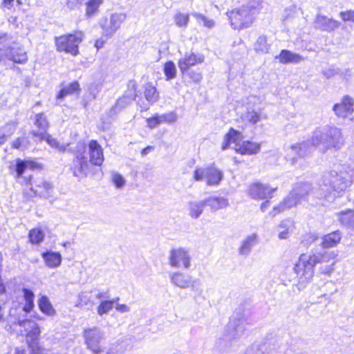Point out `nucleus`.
<instances>
[{
  "label": "nucleus",
  "mask_w": 354,
  "mask_h": 354,
  "mask_svg": "<svg viewBox=\"0 0 354 354\" xmlns=\"http://www.w3.org/2000/svg\"><path fill=\"white\" fill-rule=\"evenodd\" d=\"M336 254L324 250L312 254H302L294 266V272L297 277V287L304 289L314 276V268L320 264L318 272L324 275L330 276L335 270Z\"/></svg>",
  "instance_id": "obj_1"
},
{
  "label": "nucleus",
  "mask_w": 354,
  "mask_h": 354,
  "mask_svg": "<svg viewBox=\"0 0 354 354\" xmlns=\"http://www.w3.org/2000/svg\"><path fill=\"white\" fill-rule=\"evenodd\" d=\"M351 183V176L346 172L331 171L326 174L319 187L314 192L315 197L327 203H333Z\"/></svg>",
  "instance_id": "obj_2"
},
{
  "label": "nucleus",
  "mask_w": 354,
  "mask_h": 354,
  "mask_svg": "<svg viewBox=\"0 0 354 354\" xmlns=\"http://www.w3.org/2000/svg\"><path fill=\"white\" fill-rule=\"evenodd\" d=\"M311 142L314 147H321V150L325 152L329 149H340L345 143V138L341 128L328 125L315 129Z\"/></svg>",
  "instance_id": "obj_3"
},
{
  "label": "nucleus",
  "mask_w": 354,
  "mask_h": 354,
  "mask_svg": "<svg viewBox=\"0 0 354 354\" xmlns=\"http://www.w3.org/2000/svg\"><path fill=\"white\" fill-rule=\"evenodd\" d=\"M263 0H251L239 8L227 15L234 29L240 30L250 27L254 22V15L259 12Z\"/></svg>",
  "instance_id": "obj_4"
},
{
  "label": "nucleus",
  "mask_w": 354,
  "mask_h": 354,
  "mask_svg": "<svg viewBox=\"0 0 354 354\" xmlns=\"http://www.w3.org/2000/svg\"><path fill=\"white\" fill-rule=\"evenodd\" d=\"M9 315L11 322L20 327L21 334L26 337L28 346L33 352H36L39 348L38 339L41 333L38 324L32 319H26V314L17 313V310L10 309Z\"/></svg>",
  "instance_id": "obj_5"
},
{
  "label": "nucleus",
  "mask_w": 354,
  "mask_h": 354,
  "mask_svg": "<svg viewBox=\"0 0 354 354\" xmlns=\"http://www.w3.org/2000/svg\"><path fill=\"white\" fill-rule=\"evenodd\" d=\"M83 337L86 348L93 354H120L115 346H111L106 349L102 347L104 333L98 327L84 329Z\"/></svg>",
  "instance_id": "obj_6"
},
{
  "label": "nucleus",
  "mask_w": 354,
  "mask_h": 354,
  "mask_svg": "<svg viewBox=\"0 0 354 354\" xmlns=\"http://www.w3.org/2000/svg\"><path fill=\"white\" fill-rule=\"evenodd\" d=\"M241 135L236 130L230 129L225 136L222 149L225 150L234 143V149L237 153L243 155H252L257 153L261 149V144L250 141H243L241 143Z\"/></svg>",
  "instance_id": "obj_7"
},
{
  "label": "nucleus",
  "mask_w": 354,
  "mask_h": 354,
  "mask_svg": "<svg viewBox=\"0 0 354 354\" xmlns=\"http://www.w3.org/2000/svg\"><path fill=\"white\" fill-rule=\"evenodd\" d=\"M1 44H4V46L0 48V62L8 59L18 64L26 62L28 59L26 53L22 48L13 46L15 44L7 35L0 36Z\"/></svg>",
  "instance_id": "obj_8"
},
{
  "label": "nucleus",
  "mask_w": 354,
  "mask_h": 354,
  "mask_svg": "<svg viewBox=\"0 0 354 354\" xmlns=\"http://www.w3.org/2000/svg\"><path fill=\"white\" fill-rule=\"evenodd\" d=\"M84 34L78 30L73 34L55 37V42L59 52H65L73 56L79 53V45L83 41Z\"/></svg>",
  "instance_id": "obj_9"
},
{
  "label": "nucleus",
  "mask_w": 354,
  "mask_h": 354,
  "mask_svg": "<svg viewBox=\"0 0 354 354\" xmlns=\"http://www.w3.org/2000/svg\"><path fill=\"white\" fill-rule=\"evenodd\" d=\"M223 178L222 171L214 165L196 167L193 173L196 181H205L208 186L218 185Z\"/></svg>",
  "instance_id": "obj_10"
},
{
  "label": "nucleus",
  "mask_w": 354,
  "mask_h": 354,
  "mask_svg": "<svg viewBox=\"0 0 354 354\" xmlns=\"http://www.w3.org/2000/svg\"><path fill=\"white\" fill-rule=\"evenodd\" d=\"M169 279L171 283L174 286L183 289L191 288L192 290L194 291L196 295H202L203 288L200 280H192L190 275L180 271L171 272L169 274Z\"/></svg>",
  "instance_id": "obj_11"
},
{
  "label": "nucleus",
  "mask_w": 354,
  "mask_h": 354,
  "mask_svg": "<svg viewBox=\"0 0 354 354\" xmlns=\"http://www.w3.org/2000/svg\"><path fill=\"white\" fill-rule=\"evenodd\" d=\"M126 19L127 15L123 12H114L111 14L109 17L102 19L99 25L102 30V34H103V36L106 38H111L120 28Z\"/></svg>",
  "instance_id": "obj_12"
},
{
  "label": "nucleus",
  "mask_w": 354,
  "mask_h": 354,
  "mask_svg": "<svg viewBox=\"0 0 354 354\" xmlns=\"http://www.w3.org/2000/svg\"><path fill=\"white\" fill-rule=\"evenodd\" d=\"M169 264L173 268H183L189 269L191 267L192 257L189 250L185 248H177L170 250L169 254Z\"/></svg>",
  "instance_id": "obj_13"
},
{
  "label": "nucleus",
  "mask_w": 354,
  "mask_h": 354,
  "mask_svg": "<svg viewBox=\"0 0 354 354\" xmlns=\"http://www.w3.org/2000/svg\"><path fill=\"white\" fill-rule=\"evenodd\" d=\"M276 189L277 187H271L267 184L254 182L249 186L248 194L253 199H268L272 198Z\"/></svg>",
  "instance_id": "obj_14"
},
{
  "label": "nucleus",
  "mask_w": 354,
  "mask_h": 354,
  "mask_svg": "<svg viewBox=\"0 0 354 354\" xmlns=\"http://www.w3.org/2000/svg\"><path fill=\"white\" fill-rule=\"evenodd\" d=\"M313 26L316 30L332 32L339 28L340 22L322 14L317 13L313 21Z\"/></svg>",
  "instance_id": "obj_15"
},
{
  "label": "nucleus",
  "mask_w": 354,
  "mask_h": 354,
  "mask_svg": "<svg viewBox=\"0 0 354 354\" xmlns=\"http://www.w3.org/2000/svg\"><path fill=\"white\" fill-rule=\"evenodd\" d=\"M333 110L337 117L347 118L354 112V99L349 95H344L339 103L333 106Z\"/></svg>",
  "instance_id": "obj_16"
},
{
  "label": "nucleus",
  "mask_w": 354,
  "mask_h": 354,
  "mask_svg": "<svg viewBox=\"0 0 354 354\" xmlns=\"http://www.w3.org/2000/svg\"><path fill=\"white\" fill-rule=\"evenodd\" d=\"M204 61V56L201 54L187 53L183 57L178 61V65L182 73H185L188 69Z\"/></svg>",
  "instance_id": "obj_17"
},
{
  "label": "nucleus",
  "mask_w": 354,
  "mask_h": 354,
  "mask_svg": "<svg viewBox=\"0 0 354 354\" xmlns=\"http://www.w3.org/2000/svg\"><path fill=\"white\" fill-rule=\"evenodd\" d=\"M88 169L87 157L83 153H79L73 161L71 170L75 176L82 178L86 176Z\"/></svg>",
  "instance_id": "obj_18"
},
{
  "label": "nucleus",
  "mask_w": 354,
  "mask_h": 354,
  "mask_svg": "<svg viewBox=\"0 0 354 354\" xmlns=\"http://www.w3.org/2000/svg\"><path fill=\"white\" fill-rule=\"evenodd\" d=\"M89 161L91 164L100 166L104 162L103 149L100 145L94 140L88 144Z\"/></svg>",
  "instance_id": "obj_19"
},
{
  "label": "nucleus",
  "mask_w": 354,
  "mask_h": 354,
  "mask_svg": "<svg viewBox=\"0 0 354 354\" xmlns=\"http://www.w3.org/2000/svg\"><path fill=\"white\" fill-rule=\"evenodd\" d=\"M258 235L256 233L248 235L241 241L238 248L239 255L242 257H248L251 252L253 247L258 243Z\"/></svg>",
  "instance_id": "obj_20"
},
{
  "label": "nucleus",
  "mask_w": 354,
  "mask_h": 354,
  "mask_svg": "<svg viewBox=\"0 0 354 354\" xmlns=\"http://www.w3.org/2000/svg\"><path fill=\"white\" fill-rule=\"evenodd\" d=\"M35 126L38 128L37 131H32V136L41 141L45 138V134L49 127L48 121L43 113H39L35 117Z\"/></svg>",
  "instance_id": "obj_21"
},
{
  "label": "nucleus",
  "mask_w": 354,
  "mask_h": 354,
  "mask_svg": "<svg viewBox=\"0 0 354 354\" xmlns=\"http://www.w3.org/2000/svg\"><path fill=\"white\" fill-rule=\"evenodd\" d=\"M22 292L25 303L22 306H19L18 308L12 309L17 310V313L27 314L34 308L35 294L30 289L25 288L22 289Z\"/></svg>",
  "instance_id": "obj_22"
},
{
  "label": "nucleus",
  "mask_w": 354,
  "mask_h": 354,
  "mask_svg": "<svg viewBox=\"0 0 354 354\" xmlns=\"http://www.w3.org/2000/svg\"><path fill=\"white\" fill-rule=\"evenodd\" d=\"M313 146L311 140L298 142L290 147V153L296 154L299 158H304L310 154Z\"/></svg>",
  "instance_id": "obj_23"
},
{
  "label": "nucleus",
  "mask_w": 354,
  "mask_h": 354,
  "mask_svg": "<svg viewBox=\"0 0 354 354\" xmlns=\"http://www.w3.org/2000/svg\"><path fill=\"white\" fill-rule=\"evenodd\" d=\"M144 95L147 102H143L140 104V107L142 110L147 111L149 109V106L151 104L158 102L159 99V93L155 86L148 84L145 87Z\"/></svg>",
  "instance_id": "obj_24"
},
{
  "label": "nucleus",
  "mask_w": 354,
  "mask_h": 354,
  "mask_svg": "<svg viewBox=\"0 0 354 354\" xmlns=\"http://www.w3.org/2000/svg\"><path fill=\"white\" fill-rule=\"evenodd\" d=\"M339 224L345 227L354 230V210L348 209L336 213Z\"/></svg>",
  "instance_id": "obj_25"
},
{
  "label": "nucleus",
  "mask_w": 354,
  "mask_h": 354,
  "mask_svg": "<svg viewBox=\"0 0 354 354\" xmlns=\"http://www.w3.org/2000/svg\"><path fill=\"white\" fill-rule=\"evenodd\" d=\"M300 202L301 201L297 198V196L295 195L292 192H291L280 204L274 207L272 216H274L277 214L291 208Z\"/></svg>",
  "instance_id": "obj_26"
},
{
  "label": "nucleus",
  "mask_w": 354,
  "mask_h": 354,
  "mask_svg": "<svg viewBox=\"0 0 354 354\" xmlns=\"http://www.w3.org/2000/svg\"><path fill=\"white\" fill-rule=\"evenodd\" d=\"M205 206L210 208L212 212L218 211L229 205L227 198L220 196H210L204 199Z\"/></svg>",
  "instance_id": "obj_27"
},
{
  "label": "nucleus",
  "mask_w": 354,
  "mask_h": 354,
  "mask_svg": "<svg viewBox=\"0 0 354 354\" xmlns=\"http://www.w3.org/2000/svg\"><path fill=\"white\" fill-rule=\"evenodd\" d=\"M276 59H278L279 62L283 64H297L304 60V57L300 55L288 50H282Z\"/></svg>",
  "instance_id": "obj_28"
},
{
  "label": "nucleus",
  "mask_w": 354,
  "mask_h": 354,
  "mask_svg": "<svg viewBox=\"0 0 354 354\" xmlns=\"http://www.w3.org/2000/svg\"><path fill=\"white\" fill-rule=\"evenodd\" d=\"M42 258L47 267L50 268H56L62 263V255L59 252L53 251H47L42 254Z\"/></svg>",
  "instance_id": "obj_29"
},
{
  "label": "nucleus",
  "mask_w": 354,
  "mask_h": 354,
  "mask_svg": "<svg viewBox=\"0 0 354 354\" xmlns=\"http://www.w3.org/2000/svg\"><path fill=\"white\" fill-rule=\"evenodd\" d=\"M205 206V201H191L188 203L189 216L194 218H198L203 212Z\"/></svg>",
  "instance_id": "obj_30"
},
{
  "label": "nucleus",
  "mask_w": 354,
  "mask_h": 354,
  "mask_svg": "<svg viewBox=\"0 0 354 354\" xmlns=\"http://www.w3.org/2000/svg\"><path fill=\"white\" fill-rule=\"evenodd\" d=\"M342 239V233L337 230L329 233L322 237V246L324 248H330L337 245Z\"/></svg>",
  "instance_id": "obj_31"
},
{
  "label": "nucleus",
  "mask_w": 354,
  "mask_h": 354,
  "mask_svg": "<svg viewBox=\"0 0 354 354\" xmlns=\"http://www.w3.org/2000/svg\"><path fill=\"white\" fill-rule=\"evenodd\" d=\"M38 306L41 312L48 316H54L56 314L55 309L46 295L41 296L38 299Z\"/></svg>",
  "instance_id": "obj_32"
},
{
  "label": "nucleus",
  "mask_w": 354,
  "mask_h": 354,
  "mask_svg": "<svg viewBox=\"0 0 354 354\" xmlns=\"http://www.w3.org/2000/svg\"><path fill=\"white\" fill-rule=\"evenodd\" d=\"M313 191L311 184L308 183H297L292 189V192L301 201Z\"/></svg>",
  "instance_id": "obj_33"
},
{
  "label": "nucleus",
  "mask_w": 354,
  "mask_h": 354,
  "mask_svg": "<svg viewBox=\"0 0 354 354\" xmlns=\"http://www.w3.org/2000/svg\"><path fill=\"white\" fill-rule=\"evenodd\" d=\"M294 228V223L292 221L286 219L282 221L278 225V237L279 239H286L288 238L290 232Z\"/></svg>",
  "instance_id": "obj_34"
},
{
  "label": "nucleus",
  "mask_w": 354,
  "mask_h": 354,
  "mask_svg": "<svg viewBox=\"0 0 354 354\" xmlns=\"http://www.w3.org/2000/svg\"><path fill=\"white\" fill-rule=\"evenodd\" d=\"M38 167L39 165L32 160H21L17 159L16 164L17 176V177L21 176L27 169H35Z\"/></svg>",
  "instance_id": "obj_35"
},
{
  "label": "nucleus",
  "mask_w": 354,
  "mask_h": 354,
  "mask_svg": "<svg viewBox=\"0 0 354 354\" xmlns=\"http://www.w3.org/2000/svg\"><path fill=\"white\" fill-rule=\"evenodd\" d=\"M119 298L116 297L112 300H103L97 308V313L99 315L108 314L113 308L115 303L118 301Z\"/></svg>",
  "instance_id": "obj_36"
},
{
  "label": "nucleus",
  "mask_w": 354,
  "mask_h": 354,
  "mask_svg": "<svg viewBox=\"0 0 354 354\" xmlns=\"http://www.w3.org/2000/svg\"><path fill=\"white\" fill-rule=\"evenodd\" d=\"M52 185L49 183L42 181L37 185L35 189H32L35 194L41 197H47L50 196L52 191Z\"/></svg>",
  "instance_id": "obj_37"
},
{
  "label": "nucleus",
  "mask_w": 354,
  "mask_h": 354,
  "mask_svg": "<svg viewBox=\"0 0 354 354\" xmlns=\"http://www.w3.org/2000/svg\"><path fill=\"white\" fill-rule=\"evenodd\" d=\"M80 85L77 82H73L64 88H63L58 93L57 97V99H62L66 95H71L75 93V92L79 91Z\"/></svg>",
  "instance_id": "obj_38"
},
{
  "label": "nucleus",
  "mask_w": 354,
  "mask_h": 354,
  "mask_svg": "<svg viewBox=\"0 0 354 354\" xmlns=\"http://www.w3.org/2000/svg\"><path fill=\"white\" fill-rule=\"evenodd\" d=\"M102 2L103 0H88L86 3V17H91L96 14L98 12V8Z\"/></svg>",
  "instance_id": "obj_39"
},
{
  "label": "nucleus",
  "mask_w": 354,
  "mask_h": 354,
  "mask_svg": "<svg viewBox=\"0 0 354 354\" xmlns=\"http://www.w3.org/2000/svg\"><path fill=\"white\" fill-rule=\"evenodd\" d=\"M230 327L233 328L234 329V334L232 335L234 337L242 335L245 329L243 319H239L237 323L231 319L230 322Z\"/></svg>",
  "instance_id": "obj_40"
},
{
  "label": "nucleus",
  "mask_w": 354,
  "mask_h": 354,
  "mask_svg": "<svg viewBox=\"0 0 354 354\" xmlns=\"http://www.w3.org/2000/svg\"><path fill=\"white\" fill-rule=\"evenodd\" d=\"M254 50L257 52L266 53L269 50V45L267 42V38L265 36H259L254 44Z\"/></svg>",
  "instance_id": "obj_41"
},
{
  "label": "nucleus",
  "mask_w": 354,
  "mask_h": 354,
  "mask_svg": "<svg viewBox=\"0 0 354 354\" xmlns=\"http://www.w3.org/2000/svg\"><path fill=\"white\" fill-rule=\"evenodd\" d=\"M44 238V233L39 228H35L30 231L29 239L31 243L37 244L41 243Z\"/></svg>",
  "instance_id": "obj_42"
},
{
  "label": "nucleus",
  "mask_w": 354,
  "mask_h": 354,
  "mask_svg": "<svg viewBox=\"0 0 354 354\" xmlns=\"http://www.w3.org/2000/svg\"><path fill=\"white\" fill-rule=\"evenodd\" d=\"M164 73L167 80H170L176 77V68L174 62L169 61L165 64Z\"/></svg>",
  "instance_id": "obj_43"
},
{
  "label": "nucleus",
  "mask_w": 354,
  "mask_h": 354,
  "mask_svg": "<svg viewBox=\"0 0 354 354\" xmlns=\"http://www.w3.org/2000/svg\"><path fill=\"white\" fill-rule=\"evenodd\" d=\"M92 304L91 295L89 292H82L79 294L78 301L75 304L76 307L83 308Z\"/></svg>",
  "instance_id": "obj_44"
},
{
  "label": "nucleus",
  "mask_w": 354,
  "mask_h": 354,
  "mask_svg": "<svg viewBox=\"0 0 354 354\" xmlns=\"http://www.w3.org/2000/svg\"><path fill=\"white\" fill-rule=\"evenodd\" d=\"M47 143L52 147L58 149L59 151L64 152L66 149V145L60 144L55 138L46 133L44 139Z\"/></svg>",
  "instance_id": "obj_45"
},
{
  "label": "nucleus",
  "mask_w": 354,
  "mask_h": 354,
  "mask_svg": "<svg viewBox=\"0 0 354 354\" xmlns=\"http://www.w3.org/2000/svg\"><path fill=\"white\" fill-rule=\"evenodd\" d=\"M192 15L195 17L197 20V21L200 24H203V25L208 28H211L214 27V20L211 19H208L205 16L198 13V12H193L192 13Z\"/></svg>",
  "instance_id": "obj_46"
},
{
  "label": "nucleus",
  "mask_w": 354,
  "mask_h": 354,
  "mask_svg": "<svg viewBox=\"0 0 354 354\" xmlns=\"http://www.w3.org/2000/svg\"><path fill=\"white\" fill-rule=\"evenodd\" d=\"M189 16L188 14L177 13L174 16V21L176 26L178 27H186L189 22Z\"/></svg>",
  "instance_id": "obj_47"
},
{
  "label": "nucleus",
  "mask_w": 354,
  "mask_h": 354,
  "mask_svg": "<svg viewBox=\"0 0 354 354\" xmlns=\"http://www.w3.org/2000/svg\"><path fill=\"white\" fill-rule=\"evenodd\" d=\"M29 145L28 138L23 137L16 139L12 142V147L15 149L24 150Z\"/></svg>",
  "instance_id": "obj_48"
},
{
  "label": "nucleus",
  "mask_w": 354,
  "mask_h": 354,
  "mask_svg": "<svg viewBox=\"0 0 354 354\" xmlns=\"http://www.w3.org/2000/svg\"><path fill=\"white\" fill-rule=\"evenodd\" d=\"M339 17L344 21L354 23V9L340 12Z\"/></svg>",
  "instance_id": "obj_49"
},
{
  "label": "nucleus",
  "mask_w": 354,
  "mask_h": 354,
  "mask_svg": "<svg viewBox=\"0 0 354 354\" xmlns=\"http://www.w3.org/2000/svg\"><path fill=\"white\" fill-rule=\"evenodd\" d=\"M245 118L249 122L254 124L260 120V115L256 111H248V113L245 114Z\"/></svg>",
  "instance_id": "obj_50"
},
{
  "label": "nucleus",
  "mask_w": 354,
  "mask_h": 354,
  "mask_svg": "<svg viewBox=\"0 0 354 354\" xmlns=\"http://www.w3.org/2000/svg\"><path fill=\"white\" fill-rule=\"evenodd\" d=\"M112 180L113 183L118 188L123 187L125 184V180L124 179V178L118 173L113 174Z\"/></svg>",
  "instance_id": "obj_51"
},
{
  "label": "nucleus",
  "mask_w": 354,
  "mask_h": 354,
  "mask_svg": "<svg viewBox=\"0 0 354 354\" xmlns=\"http://www.w3.org/2000/svg\"><path fill=\"white\" fill-rule=\"evenodd\" d=\"M147 127L150 129H154L157 127L160 123V119L158 118L157 115L147 119Z\"/></svg>",
  "instance_id": "obj_52"
},
{
  "label": "nucleus",
  "mask_w": 354,
  "mask_h": 354,
  "mask_svg": "<svg viewBox=\"0 0 354 354\" xmlns=\"http://www.w3.org/2000/svg\"><path fill=\"white\" fill-rule=\"evenodd\" d=\"M17 124L14 122L8 123L4 126L2 129L7 135L8 137L10 136L16 130Z\"/></svg>",
  "instance_id": "obj_53"
},
{
  "label": "nucleus",
  "mask_w": 354,
  "mask_h": 354,
  "mask_svg": "<svg viewBox=\"0 0 354 354\" xmlns=\"http://www.w3.org/2000/svg\"><path fill=\"white\" fill-rule=\"evenodd\" d=\"M322 74L326 78H330V77H333L334 75L339 74V71L334 68H325L322 71Z\"/></svg>",
  "instance_id": "obj_54"
},
{
  "label": "nucleus",
  "mask_w": 354,
  "mask_h": 354,
  "mask_svg": "<svg viewBox=\"0 0 354 354\" xmlns=\"http://www.w3.org/2000/svg\"><path fill=\"white\" fill-rule=\"evenodd\" d=\"M166 120L165 123H174L177 120V115L174 111H171L165 113Z\"/></svg>",
  "instance_id": "obj_55"
},
{
  "label": "nucleus",
  "mask_w": 354,
  "mask_h": 354,
  "mask_svg": "<svg viewBox=\"0 0 354 354\" xmlns=\"http://www.w3.org/2000/svg\"><path fill=\"white\" fill-rule=\"evenodd\" d=\"M115 308L116 310L121 313H124L130 311V307L128 306L127 304H118V301L115 303Z\"/></svg>",
  "instance_id": "obj_56"
},
{
  "label": "nucleus",
  "mask_w": 354,
  "mask_h": 354,
  "mask_svg": "<svg viewBox=\"0 0 354 354\" xmlns=\"http://www.w3.org/2000/svg\"><path fill=\"white\" fill-rule=\"evenodd\" d=\"M109 39V38H106V37H104L102 35L100 38L96 39L95 42V46L97 48V50H99L101 48H102L105 43L106 42L107 39Z\"/></svg>",
  "instance_id": "obj_57"
},
{
  "label": "nucleus",
  "mask_w": 354,
  "mask_h": 354,
  "mask_svg": "<svg viewBox=\"0 0 354 354\" xmlns=\"http://www.w3.org/2000/svg\"><path fill=\"white\" fill-rule=\"evenodd\" d=\"M189 75V77L196 83L200 82L202 79L201 73L196 71H192Z\"/></svg>",
  "instance_id": "obj_58"
},
{
  "label": "nucleus",
  "mask_w": 354,
  "mask_h": 354,
  "mask_svg": "<svg viewBox=\"0 0 354 354\" xmlns=\"http://www.w3.org/2000/svg\"><path fill=\"white\" fill-rule=\"evenodd\" d=\"M339 74L340 77L346 81H348L351 77V72L348 69H345L340 73L339 72Z\"/></svg>",
  "instance_id": "obj_59"
},
{
  "label": "nucleus",
  "mask_w": 354,
  "mask_h": 354,
  "mask_svg": "<svg viewBox=\"0 0 354 354\" xmlns=\"http://www.w3.org/2000/svg\"><path fill=\"white\" fill-rule=\"evenodd\" d=\"M14 0H3L2 4L7 9H11L13 6Z\"/></svg>",
  "instance_id": "obj_60"
},
{
  "label": "nucleus",
  "mask_w": 354,
  "mask_h": 354,
  "mask_svg": "<svg viewBox=\"0 0 354 354\" xmlns=\"http://www.w3.org/2000/svg\"><path fill=\"white\" fill-rule=\"evenodd\" d=\"M8 138V137L7 136V135L6 134V133L4 132L3 129H0V145L1 144H3L6 140V139Z\"/></svg>",
  "instance_id": "obj_61"
},
{
  "label": "nucleus",
  "mask_w": 354,
  "mask_h": 354,
  "mask_svg": "<svg viewBox=\"0 0 354 354\" xmlns=\"http://www.w3.org/2000/svg\"><path fill=\"white\" fill-rule=\"evenodd\" d=\"M270 205V203H269V201H266L265 202H263L261 205V210L264 212H266V210L268 209V207H269Z\"/></svg>",
  "instance_id": "obj_62"
},
{
  "label": "nucleus",
  "mask_w": 354,
  "mask_h": 354,
  "mask_svg": "<svg viewBox=\"0 0 354 354\" xmlns=\"http://www.w3.org/2000/svg\"><path fill=\"white\" fill-rule=\"evenodd\" d=\"M15 354H26V349L23 347H17L15 349Z\"/></svg>",
  "instance_id": "obj_63"
},
{
  "label": "nucleus",
  "mask_w": 354,
  "mask_h": 354,
  "mask_svg": "<svg viewBox=\"0 0 354 354\" xmlns=\"http://www.w3.org/2000/svg\"><path fill=\"white\" fill-rule=\"evenodd\" d=\"M95 297L97 299H102V298H107L108 296L106 295V292H98L96 295H95Z\"/></svg>",
  "instance_id": "obj_64"
}]
</instances>
